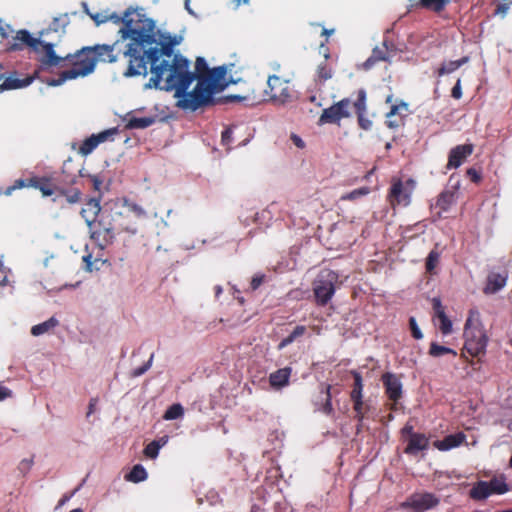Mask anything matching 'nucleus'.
<instances>
[{
  "mask_svg": "<svg viewBox=\"0 0 512 512\" xmlns=\"http://www.w3.org/2000/svg\"><path fill=\"white\" fill-rule=\"evenodd\" d=\"M156 53L149 59L152 74L148 88L175 90L177 106L183 110L195 111L208 105L213 95L227 86L226 68L221 66L209 69L204 58L198 57L195 72L190 70V62L180 54H173L183 37L169 32L161 34Z\"/></svg>",
  "mask_w": 512,
  "mask_h": 512,
  "instance_id": "f257e3e1",
  "label": "nucleus"
},
{
  "mask_svg": "<svg viewBox=\"0 0 512 512\" xmlns=\"http://www.w3.org/2000/svg\"><path fill=\"white\" fill-rule=\"evenodd\" d=\"M123 23L119 30L123 39H129L125 55L129 57L128 76L147 75L149 59L156 53L160 35L155 22L136 9L129 8L120 17L116 13L107 15V22Z\"/></svg>",
  "mask_w": 512,
  "mask_h": 512,
  "instance_id": "f03ea898",
  "label": "nucleus"
},
{
  "mask_svg": "<svg viewBox=\"0 0 512 512\" xmlns=\"http://www.w3.org/2000/svg\"><path fill=\"white\" fill-rule=\"evenodd\" d=\"M102 44L83 47L75 54H67L61 58L62 62H68L71 67L59 74V77L53 80L50 84L53 86L62 85L67 80L76 78H83L93 73L98 62L113 63L117 60V55L114 53L115 46Z\"/></svg>",
  "mask_w": 512,
  "mask_h": 512,
  "instance_id": "7ed1b4c3",
  "label": "nucleus"
},
{
  "mask_svg": "<svg viewBox=\"0 0 512 512\" xmlns=\"http://www.w3.org/2000/svg\"><path fill=\"white\" fill-rule=\"evenodd\" d=\"M465 350L473 357L482 355L486 351L488 336L481 322L470 316L464 329Z\"/></svg>",
  "mask_w": 512,
  "mask_h": 512,
  "instance_id": "20e7f679",
  "label": "nucleus"
},
{
  "mask_svg": "<svg viewBox=\"0 0 512 512\" xmlns=\"http://www.w3.org/2000/svg\"><path fill=\"white\" fill-rule=\"evenodd\" d=\"M15 39L25 43L36 53L40 54V60L43 64L49 66L61 65V58L54 51V43L46 42L40 38H33L27 30L18 31Z\"/></svg>",
  "mask_w": 512,
  "mask_h": 512,
  "instance_id": "39448f33",
  "label": "nucleus"
},
{
  "mask_svg": "<svg viewBox=\"0 0 512 512\" xmlns=\"http://www.w3.org/2000/svg\"><path fill=\"white\" fill-rule=\"evenodd\" d=\"M509 491V486L503 476L493 477L489 481H478L469 491V497L474 501H485L492 495H503Z\"/></svg>",
  "mask_w": 512,
  "mask_h": 512,
  "instance_id": "423d86ee",
  "label": "nucleus"
},
{
  "mask_svg": "<svg viewBox=\"0 0 512 512\" xmlns=\"http://www.w3.org/2000/svg\"><path fill=\"white\" fill-rule=\"evenodd\" d=\"M289 79L279 75H269L267 88L264 90V99L278 104H284L291 98Z\"/></svg>",
  "mask_w": 512,
  "mask_h": 512,
  "instance_id": "0eeeda50",
  "label": "nucleus"
},
{
  "mask_svg": "<svg viewBox=\"0 0 512 512\" xmlns=\"http://www.w3.org/2000/svg\"><path fill=\"white\" fill-rule=\"evenodd\" d=\"M337 274L331 270H323L313 284V291L319 305H325L335 292Z\"/></svg>",
  "mask_w": 512,
  "mask_h": 512,
  "instance_id": "6e6552de",
  "label": "nucleus"
},
{
  "mask_svg": "<svg viewBox=\"0 0 512 512\" xmlns=\"http://www.w3.org/2000/svg\"><path fill=\"white\" fill-rule=\"evenodd\" d=\"M350 106L351 101L349 99H342L338 103L332 105L331 107L324 109L319 122L321 124L324 123H335L340 121L343 118H347L350 116Z\"/></svg>",
  "mask_w": 512,
  "mask_h": 512,
  "instance_id": "1a4fd4ad",
  "label": "nucleus"
},
{
  "mask_svg": "<svg viewBox=\"0 0 512 512\" xmlns=\"http://www.w3.org/2000/svg\"><path fill=\"white\" fill-rule=\"evenodd\" d=\"M413 187L414 182L411 180L407 181L406 184H403L400 180L395 181L389 194L390 203L407 206L410 203Z\"/></svg>",
  "mask_w": 512,
  "mask_h": 512,
  "instance_id": "9d476101",
  "label": "nucleus"
},
{
  "mask_svg": "<svg viewBox=\"0 0 512 512\" xmlns=\"http://www.w3.org/2000/svg\"><path fill=\"white\" fill-rule=\"evenodd\" d=\"M438 504L439 499L432 493H415L403 505L412 508L415 512H424Z\"/></svg>",
  "mask_w": 512,
  "mask_h": 512,
  "instance_id": "9b49d317",
  "label": "nucleus"
},
{
  "mask_svg": "<svg viewBox=\"0 0 512 512\" xmlns=\"http://www.w3.org/2000/svg\"><path fill=\"white\" fill-rule=\"evenodd\" d=\"M320 52L323 53L324 60L320 62L315 69V83L317 85L323 84L326 81L332 79L334 75V69L328 62L330 58L329 49L322 43L320 45Z\"/></svg>",
  "mask_w": 512,
  "mask_h": 512,
  "instance_id": "f8f14e48",
  "label": "nucleus"
},
{
  "mask_svg": "<svg viewBox=\"0 0 512 512\" xmlns=\"http://www.w3.org/2000/svg\"><path fill=\"white\" fill-rule=\"evenodd\" d=\"M31 77L19 78L16 72L9 74L0 73V91L21 89L32 83Z\"/></svg>",
  "mask_w": 512,
  "mask_h": 512,
  "instance_id": "ddd939ff",
  "label": "nucleus"
},
{
  "mask_svg": "<svg viewBox=\"0 0 512 512\" xmlns=\"http://www.w3.org/2000/svg\"><path fill=\"white\" fill-rule=\"evenodd\" d=\"M473 152V145L472 144H463L458 145L454 147L448 157V163L446 168L452 169V168H458L459 166L464 163V161L469 157Z\"/></svg>",
  "mask_w": 512,
  "mask_h": 512,
  "instance_id": "4468645a",
  "label": "nucleus"
},
{
  "mask_svg": "<svg viewBox=\"0 0 512 512\" xmlns=\"http://www.w3.org/2000/svg\"><path fill=\"white\" fill-rule=\"evenodd\" d=\"M382 381L389 399L396 404L402 396V383L399 377L392 373H385Z\"/></svg>",
  "mask_w": 512,
  "mask_h": 512,
  "instance_id": "2eb2a0df",
  "label": "nucleus"
},
{
  "mask_svg": "<svg viewBox=\"0 0 512 512\" xmlns=\"http://www.w3.org/2000/svg\"><path fill=\"white\" fill-rule=\"evenodd\" d=\"M117 132L116 129H108L98 134H94L87 138L79 148V153L82 156H87L102 142L106 141L108 137Z\"/></svg>",
  "mask_w": 512,
  "mask_h": 512,
  "instance_id": "dca6fc26",
  "label": "nucleus"
},
{
  "mask_svg": "<svg viewBox=\"0 0 512 512\" xmlns=\"http://www.w3.org/2000/svg\"><path fill=\"white\" fill-rule=\"evenodd\" d=\"M90 237L97 246L104 249L108 245L112 244L114 240L113 229L111 227H102L91 231Z\"/></svg>",
  "mask_w": 512,
  "mask_h": 512,
  "instance_id": "f3484780",
  "label": "nucleus"
},
{
  "mask_svg": "<svg viewBox=\"0 0 512 512\" xmlns=\"http://www.w3.org/2000/svg\"><path fill=\"white\" fill-rule=\"evenodd\" d=\"M390 58V49L388 42L385 40L381 47H375L372 55L363 63L365 70L370 69L377 61H388Z\"/></svg>",
  "mask_w": 512,
  "mask_h": 512,
  "instance_id": "a211bd4d",
  "label": "nucleus"
},
{
  "mask_svg": "<svg viewBox=\"0 0 512 512\" xmlns=\"http://www.w3.org/2000/svg\"><path fill=\"white\" fill-rule=\"evenodd\" d=\"M101 210L100 202L96 199H89L85 207L81 210V215L85 219L86 224L89 226V228H92V225L95 222V219L97 215L99 214Z\"/></svg>",
  "mask_w": 512,
  "mask_h": 512,
  "instance_id": "6ab92c4d",
  "label": "nucleus"
},
{
  "mask_svg": "<svg viewBox=\"0 0 512 512\" xmlns=\"http://www.w3.org/2000/svg\"><path fill=\"white\" fill-rule=\"evenodd\" d=\"M466 439L465 434L456 433L452 435L446 436L443 440H437L434 442V446L441 451H447L452 448L458 447L461 445Z\"/></svg>",
  "mask_w": 512,
  "mask_h": 512,
  "instance_id": "aec40b11",
  "label": "nucleus"
},
{
  "mask_svg": "<svg viewBox=\"0 0 512 512\" xmlns=\"http://www.w3.org/2000/svg\"><path fill=\"white\" fill-rule=\"evenodd\" d=\"M330 389V385H321L320 399L315 402L317 409L327 415H330L333 412Z\"/></svg>",
  "mask_w": 512,
  "mask_h": 512,
  "instance_id": "412c9836",
  "label": "nucleus"
},
{
  "mask_svg": "<svg viewBox=\"0 0 512 512\" xmlns=\"http://www.w3.org/2000/svg\"><path fill=\"white\" fill-rule=\"evenodd\" d=\"M69 23H70V17H69L68 13H63V14H60V15L54 17L49 28L42 30L40 32V38L43 37L44 35L48 34L50 31H53L56 33L60 32L61 34H64L65 28L69 25Z\"/></svg>",
  "mask_w": 512,
  "mask_h": 512,
  "instance_id": "4be33fe9",
  "label": "nucleus"
},
{
  "mask_svg": "<svg viewBox=\"0 0 512 512\" xmlns=\"http://www.w3.org/2000/svg\"><path fill=\"white\" fill-rule=\"evenodd\" d=\"M290 375L291 369L289 367L279 369L270 374V385L276 389L282 388L288 384Z\"/></svg>",
  "mask_w": 512,
  "mask_h": 512,
  "instance_id": "5701e85b",
  "label": "nucleus"
},
{
  "mask_svg": "<svg viewBox=\"0 0 512 512\" xmlns=\"http://www.w3.org/2000/svg\"><path fill=\"white\" fill-rule=\"evenodd\" d=\"M507 281V276L499 273H492L488 276L486 287L484 292L487 294L496 293L502 289Z\"/></svg>",
  "mask_w": 512,
  "mask_h": 512,
  "instance_id": "b1692460",
  "label": "nucleus"
},
{
  "mask_svg": "<svg viewBox=\"0 0 512 512\" xmlns=\"http://www.w3.org/2000/svg\"><path fill=\"white\" fill-rule=\"evenodd\" d=\"M428 446V439L422 434H413L405 448V453L415 454Z\"/></svg>",
  "mask_w": 512,
  "mask_h": 512,
  "instance_id": "393cba45",
  "label": "nucleus"
},
{
  "mask_svg": "<svg viewBox=\"0 0 512 512\" xmlns=\"http://www.w3.org/2000/svg\"><path fill=\"white\" fill-rule=\"evenodd\" d=\"M58 323L59 321L55 317H51L40 324L34 325L31 328V334L35 337L47 334L51 332L58 325Z\"/></svg>",
  "mask_w": 512,
  "mask_h": 512,
  "instance_id": "a878e982",
  "label": "nucleus"
},
{
  "mask_svg": "<svg viewBox=\"0 0 512 512\" xmlns=\"http://www.w3.org/2000/svg\"><path fill=\"white\" fill-rule=\"evenodd\" d=\"M123 207L124 211L119 212L120 216H125L126 218L133 216L138 219L146 216V212L142 207L137 204L130 203L127 200L124 201Z\"/></svg>",
  "mask_w": 512,
  "mask_h": 512,
  "instance_id": "bb28decb",
  "label": "nucleus"
},
{
  "mask_svg": "<svg viewBox=\"0 0 512 512\" xmlns=\"http://www.w3.org/2000/svg\"><path fill=\"white\" fill-rule=\"evenodd\" d=\"M469 62V57L465 56L459 60L455 61H447L442 64V66L438 69L437 73L439 76H443L445 74H451L456 71L462 65Z\"/></svg>",
  "mask_w": 512,
  "mask_h": 512,
  "instance_id": "cd10ccee",
  "label": "nucleus"
},
{
  "mask_svg": "<svg viewBox=\"0 0 512 512\" xmlns=\"http://www.w3.org/2000/svg\"><path fill=\"white\" fill-rule=\"evenodd\" d=\"M147 478V472L142 465H135L132 470L125 476L127 481L138 483Z\"/></svg>",
  "mask_w": 512,
  "mask_h": 512,
  "instance_id": "c85d7f7f",
  "label": "nucleus"
},
{
  "mask_svg": "<svg viewBox=\"0 0 512 512\" xmlns=\"http://www.w3.org/2000/svg\"><path fill=\"white\" fill-rule=\"evenodd\" d=\"M153 123L154 119L152 117H132L127 121L126 127L129 129H144Z\"/></svg>",
  "mask_w": 512,
  "mask_h": 512,
  "instance_id": "c756f323",
  "label": "nucleus"
},
{
  "mask_svg": "<svg viewBox=\"0 0 512 512\" xmlns=\"http://www.w3.org/2000/svg\"><path fill=\"white\" fill-rule=\"evenodd\" d=\"M455 201V191H444L440 194L437 200V206L446 211Z\"/></svg>",
  "mask_w": 512,
  "mask_h": 512,
  "instance_id": "7c9ffc66",
  "label": "nucleus"
},
{
  "mask_svg": "<svg viewBox=\"0 0 512 512\" xmlns=\"http://www.w3.org/2000/svg\"><path fill=\"white\" fill-rule=\"evenodd\" d=\"M184 415V408L181 404L175 403L171 405L164 413V420H175Z\"/></svg>",
  "mask_w": 512,
  "mask_h": 512,
  "instance_id": "2f4dec72",
  "label": "nucleus"
},
{
  "mask_svg": "<svg viewBox=\"0 0 512 512\" xmlns=\"http://www.w3.org/2000/svg\"><path fill=\"white\" fill-rule=\"evenodd\" d=\"M408 107V103L400 101L399 103L391 106V109L388 112V117H399L403 119V116L408 112Z\"/></svg>",
  "mask_w": 512,
  "mask_h": 512,
  "instance_id": "473e14b6",
  "label": "nucleus"
},
{
  "mask_svg": "<svg viewBox=\"0 0 512 512\" xmlns=\"http://www.w3.org/2000/svg\"><path fill=\"white\" fill-rule=\"evenodd\" d=\"M356 113L358 114L359 121L362 120V115L366 111V93L364 90H360L358 93V98L353 104Z\"/></svg>",
  "mask_w": 512,
  "mask_h": 512,
  "instance_id": "72a5a7b5",
  "label": "nucleus"
},
{
  "mask_svg": "<svg viewBox=\"0 0 512 512\" xmlns=\"http://www.w3.org/2000/svg\"><path fill=\"white\" fill-rule=\"evenodd\" d=\"M448 353L453 354V356H456V352L454 350H452L451 348L441 346L434 342L431 343L430 349H429V354L432 357H440V356H443L444 354H448Z\"/></svg>",
  "mask_w": 512,
  "mask_h": 512,
  "instance_id": "f704fd0d",
  "label": "nucleus"
},
{
  "mask_svg": "<svg viewBox=\"0 0 512 512\" xmlns=\"http://www.w3.org/2000/svg\"><path fill=\"white\" fill-rule=\"evenodd\" d=\"M354 376V387L351 392V399L362 398L363 383L362 377L358 372H352Z\"/></svg>",
  "mask_w": 512,
  "mask_h": 512,
  "instance_id": "c9c22d12",
  "label": "nucleus"
},
{
  "mask_svg": "<svg viewBox=\"0 0 512 512\" xmlns=\"http://www.w3.org/2000/svg\"><path fill=\"white\" fill-rule=\"evenodd\" d=\"M451 0H421V5L432 9L433 11L439 12L450 3Z\"/></svg>",
  "mask_w": 512,
  "mask_h": 512,
  "instance_id": "e433bc0d",
  "label": "nucleus"
},
{
  "mask_svg": "<svg viewBox=\"0 0 512 512\" xmlns=\"http://www.w3.org/2000/svg\"><path fill=\"white\" fill-rule=\"evenodd\" d=\"M440 259V254L436 250H432L426 259V270L429 273H433L434 269L437 267Z\"/></svg>",
  "mask_w": 512,
  "mask_h": 512,
  "instance_id": "4c0bfd02",
  "label": "nucleus"
},
{
  "mask_svg": "<svg viewBox=\"0 0 512 512\" xmlns=\"http://www.w3.org/2000/svg\"><path fill=\"white\" fill-rule=\"evenodd\" d=\"M436 318L439 320V329H440V331L443 334H445V335L451 333V331H452V322L446 316V314L440 312V315L436 316Z\"/></svg>",
  "mask_w": 512,
  "mask_h": 512,
  "instance_id": "58836bf2",
  "label": "nucleus"
},
{
  "mask_svg": "<svg viewBox=\"0 0 512 512\" xmlns=\"http://www.w3.org/2000/svg\"><path fill=\"white\" fill-rule=\"evenodd\" d=\"M160 448V441H152L145 447L144 454L151 459H155L158 456Z\"/></svg>",
  "mask_w": 512,
  "mask_h": 512,
  "instance_id": "ea45409f",
  "label": "nucleus"
},
{
  "mask_svg": "<svg viewBox=\"0 0 512 512\" xmlns=\"http://www.w3.org/2000/svg\"><path fill=\"white\" fill-rule=\"evenodd\" d=\"M369 193V189L366 187L355 189L352 192H349L341 197V200H355L361 196L367 195Z\"/></svg>",
  "mask_w": 512,
  "mask_h": 512,
  "instance_id": "a19ab883",
  "label": "nucleus"
},
{
  "mask_svg": "<svg viewBox=\"0 0 512 512\" xmlns=\"http://www.w3.org/2000/svg\"><path fill=\"white\" fill-rule=\"evenodd\" d=\"M83 7H84L85 12L91 17V19L95 22V24L97 26L107 22V14H103V13L92 14V13H89L86 3H83Z\"/></svg>",
  "mask_w": 512,
  "mask_h": 512,
  "instance_id": "79ce46f5",
  "label": "nucleus"
},
{
  "mask_svg": "<svg viewBox=\"0 0 512 512\" xmlns=\"http://www.w3.org/2000/svg\"><path fill=\"white\" fill-rule=\"evenodd\" d=\"M33 464H34V460L32 457L25 458L20 461V463L18 465V469L23 475H26L31 470Z\"/></svg>",
  "mask_w": 512,
  "mask_h": 512,
  "instance_id": "37998d69",
  "label": "nucleus"
},
{
  "mask_svg": "<svg viewBox=\"0 0 512 512\" xmlns=\"http://www.w3.org/2000/svg\"><path fill=\"white\" fill-rule=\"evenodd\" d=\"M409 325H410V329H411L413 337L415 339H422L423 334H422L420 328L418 327L416 319L414 317H411L409 319Z\"/></svg>",
  "mask_w": 512,
  "mask_h": 512,
  "instance_id": "c03bdc74",
  "label": "nucleus"
},
{
  "mask_svg": "<svg viewBox=\"0 0 512 512\" xmlns=\"http://www.w3.org/2000/svg\"><path fill=\"white\" fill-rule=\"evenodd\" d=\"M66 201L70 204H75L80 201L81 199V193L79 190L74 189L70 191L69 193L65 194Z\"/></svg>",
  "mask_w": 512,
  "mask_h": 512,
  "instance_id": "a18cd8bd",
  "label": "nucleus"
},
{
  "mask_svg": "<svg viewBox=\"0 0 512 512\" xmlns=\"http://www.w3.org/2000/svg\"><path fill=\"white\" fill-rule=\"evenodd\" d=\"M13 33L11 26L3 21H0V40L8 38Z\"/></svg>",
  "mask_w": 512,
  "mask_h": 512,
  "instance_id": "49530a36",
  "label": "nucleus"
},
{
  "mask_svg": "<svg viewBox=\"0 0 512 512\" xmlns=\"http://www.w3.org/2000/svg\"><path fill=\"white\" fill-rule=\"evenodd\" d=\"M152 359H153V355H151L149 361L146 364L133 370L131 373L132 377H138V376H141L142 374H144L151 367Z\"/></svg>",
  "mask_w": 512,
  "mask_h": 512,
  "instance_id": "de8ad7c7",
  "label": "nucleus"
},
{
  "mask_svg": "<svg viewBox=\"0 0 512 512\" xmlns=\"http://www.w3.org/2000/svg\"><path fill=\"white\" fill-rule=\"evenodd\" d=\"M403 122V119L402 118H396V117H393V118H390L388 117V113L386 114V124L389 128H392V129H395V128H398Z\"/></svg>",
  "mask_w": 512,
  "mask_h": 512,
  "instance_id": "09e8293b",
  "label": "nucleus"
},
{
  "mask_svg": "<svg viewBox=\"0 0 512 512\" xmlns=\"http://www.w3.org/2000/svg\"><path fill=\"white\" fill-rule=\"evenodd\" d=\"M83 261L85 262L86 264V270L88 271H93L94 269L98 270L99 267L95 266V264L99 261V260H95V261H92V256L91 255H87V256H84L83 257Z\"/></svg>",
  "mask_w": 512,
  "mask_h": 512,
  "instance_id": "8fccbe9b",
  "label": "nucleus"
},
{
  "mask_svg": "<svg viewBox=\"0 0 512 512\" xmlns=\"http://www.w3.org/2000/svg\"><path fill=\"white\" fill-rule=\"evenodd\" d=\"M451 96L455 99H460L462 97V88H461V79L459 78L452 88Z\"/></svg>",
  "mask_w": 512,
  "mask_h": 512,
  "instance_id": "3c124183",
  "label": "nucleus"
},
{
  "mask_svg": "<svg viewBox=\"0 0 512 512\" xmlns=\"http://www.w3.org/2000/svg\"><path fill=\"white\" fill-rule=\"evenodd\" d=\"M432 304H433L435 317L440 315V312L445 313L444 308H443L442 303L439 298H433Z\"/></svg>",
  "mask_w": 512,
  "mask_h": 512,
  "instance_id": "603ef678",
  "label": "nucleus"
},
{
  "mask_svg": "<svg viewBox=\"0 0 512 512\" xmlns=\"http://www.w3.org/2000/svg\"><path fill=\"white\" fill-rule=\"evenodd\" d=\"M432 304H433L435 317L440 315V312L445 313L444 308H443L442 303L439 298H433Z\"/></svg>",
  "mask_w": 512,
  "mask_h": 512,
  "instance_id": "864d4df0",
  "label": "nucleus"
},
{
  "mask_svg": "<svg viewBox=\"0 0 512 512\" xmlns=\"http://www.w3.org/2000/svg\"><path fill=\"white\" fill-rule=\"evenodd\" d=\"M264 275H255L251 280L252 290H256L263 282Z\"/></svg>",
  "mask_w": 512,
  "mask_h": 512,
  "instance_id": "5fc2aeb1",
  "label": "nucleus"
},
{
  "mask_svg": "<svg viewBox=\"0 0 512 512\" xmlns=\"http://www.w3.org/2000/svg\"><path fill=\"white\" fill-rule=\"evenodd\" d=\"M352 401L354 402V410L355 412L357 413V415L359 417H362V408H363V402H362V398H356V399H352Z\"/></svg>",
  "mask_w": 512,
  "mask_h": 512,
  "instance_id": "6e6d98bb",
  "label": "nucleus"
},
{
  "mask_svg": "<svg viewBox=\"0 0 512 512\" xmlns=\"http://www.w3.org/2000/svg\"><path fill=\"white\" fill-rule=\"evenodd\" d=\"M221 138H222V143L224 145H229L232 141V130L226 129L225 131H223Z\"/></svg>",
  "mask_w": 512,
  "mask_h": 512,
  "instance_id": "4d7b16f0",
  "label": "nucleus"
},
{
  "mask_svg": "<svg viewBox=\"0 0 512 512\" xmlns=\"http://www.w3.org/2000/svg\"><path fill=\"white\" fill-rule=\"evenodd\" d=\"M121 227L124 231H127L131 234H135L137 232L135 223H127V224L121 223Z\"/></svg>",
  "mask_w": 512,
  "mask_h": 512,
  "instance_id": "13d9d810",
  "label": "nucleus"
},
{
  "mask_svg": "<svg viewBox=\"0 0 512 512\" xmlns=\"http://www.w3.org/2000/svg\"><path fill=\"white\" fill-rule=\"evenodd\" d=\"M467 175L471 178L472 181L478 182L481 179L480 174L473 168H469L467 170Z\"/></svg>",
  "mask_w": 512,
  "mask_h": 512,
  "instance_id": "bf43d9fd",
  "label": "nucleus"
},
{
  "mask_svg": "<svg viewBox=\"0 0 512 512\" xmlns=\"http://www.w3.org/2000/svg\"><path fill=\"white\" fill-rule=\"evenodd\" d=\"M11 395H12L11 390L0 385V401L10 397Z\"/></svg>",
  "mask_w": 512,
  "mask_h": 512,
  "instance_id": "052dcab7",
  "label": "nucleus"
},
{
  "mask_svg": "<svg viewBox=\"0 0 512 512\" xmlns=\"http://www.w3.org/2000/svg\"><path fill=\"white\" fill-rule=\"evenodd\" d=\"M35 187H37L44 196H50L53 194V190L48 185H35Z\"/></svg>",
  "mask_w": 512,
  "mask_h": 512,
  "instance_id": "680f3d73",
  "label": "nucleus"
},
{
  "mask_svg": "<svg viewBox=\"0 0 512 512\" xmlns=\"http://www.w3.org/2000/svg\"><path fill=\"white\" fill-rule=\"evenodd\" d=\"M295 339L293 338V336L289 335L287 336L286 338H284L278 345V349H283L284 347L288 346L289 344H291Z\"/></svg>",
  "mask_w": 512,
  "mask_h": 512,
  "instance_id": "e2e57ef3",
  "label": "nucleus"
},
{
  "mask_svg": "<svg viewBox=\"0 0 512 512\" xmlns=\"http://www.w3.org/2000/svg\"><path fill=\"white\" fill-rule=\"evenodd\" d=\"M295 339L293 338V336L289 335L287 336L286 338H284L278 345V349H283L284 347L288 346L289 344H291Z\"/></svg>",
  "mask_w": 512,
  "mask_h": 512,
  "instance_id": "0e129e2a",
  "label": "nucleus"
},
{
  "mask_svg": "<svg viewBox=\"0 0 512 512\" xmlns=\"http://www.w3.org/2000/svg\"><path fill=\"white\" fill-rule=\"evenodd\" d=\"M304 332H305L304 326H297V327H295V329L292 331V333L290 335L293 336L294 339H296L297 337L302 336L304 334Z\"/></svg>",
  "mask_w": 512,
  "mask_h": 512,
  "instance_id": "69168bd1",
  "label": "nucleus"
},
{
  "mask_svg": "<svg viewBox=\"0 0 512 512\" xmlns=\"http://www.w3.org/2000/svg\"><path fill=\"white\" fill-rule=\"evenodd\" d=\"M291 140L293 141V143L298 147V148H303L304 147V141L297 135L295 134H292L291 135Z\"/></svg>",
  "mask_w": 512,
  "mask_h": 512,
  "instance_id": "338daca9",
  "label": "nucleus"
},
{
  "mask_svg": "<svg viewBox=\"0 0 512 512\" xmlns=\"http://www.w3.org/2000/svg\"><path fill=\"white\" fill-rule=\"evenodd\" d=\"M0 280L1 281H6L7 280V276L5 274V268H4V265H3L2 257H0Z\"/></svg>",
  "mask_w": 512,
  "mask_h": 512,
  "instance_id": "774afa93",
  "label": "nucleus"
}]
</instances>
